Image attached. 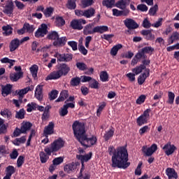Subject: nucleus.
<instances>
[{
    "label": "nucleus",
    "mask_w": 179,
    "mask_h": 179,
    "mask_svg": "<svg viewBox=\"0 0 179 179\" xmlns=\"http://www.w3.org/2000/svg\"><path fill=\"white\" fill-rule=\"evenodd\" d=\"M1 94L3 96V97H6V96H8V94H10L12 93V85L7 84L6 85H1Z\"/></svg>",
    "instance_id": "4468645a"
},
{
    "label": "nucleus",
    "mask_w": 179,
    "mask_h": 179,
    "mask_svg": "<svg viewBox=\"0 0 179 179\" xmlns=\"http://www.w3.org/2000/svg\"><path fill=\"white\" fill-rule=\"evenodd\" d=\"M69 71H71V68L66 65V64H62L59 66V72H60L62 76L64 75H68L69 73Z\"/></svg>",
    "instance_id": "4be33fe9"
},
{
    "label": "nucleus",
    "mask_w": 179,
    "mask_h": 179,
    "mask_svg": "<svg viewBox=\"0 0 179 179\" xmlns=\"http://www.w3.org/2000/svg\"><path fill=\"white\" fill-rule=\"evenodd\" d=\"M153 51H155V49L150 46L145 47L141 49V52H143L144 55L150 54V52H153Z\"/></svg>",
    "instance_id": "4d7b16f0"
},
{
    "label": "nucleus",
    "mask_w": 179,
    "mask_h": 179,
    "mask_svg": "<svg viewBox=\"0 0 179 179\" xmlns=\"http://www.w3.org/2000/svg\"><path fill=\"white\" fill-rule=\"evenodd\" d=\"M74 170H76V164L73 162L68 164L64 166V171L68 173V174H71Z\"/></svg>",
    "instance_id": "a878e982"
},
{
    "label": "nucleus",
    "mask_w": 179,
    "mask_h": 179,
    "mask_svg": "<svg viewBox=\"0 0 179 179\" xmlns=\"http://www.w3.org/2000/svg\"><path fill=\"white\" fill-rule=\"evenodd\" d=\"M156 150H157V145L156 144H152L150 148L146 146L142 148V152L145 153V156H152Z\"/></svg>",
    "instance_id": "9d476101"
},
{
    "label": "nucleus",
    "mask_w": 179,
    "mask_h": 179,
    "mask_svg": "<svg viewBox=\"0 0 179 179\" xmlns=\"http://www.w3.org/2000/svg\"><path fill=\"white\" fill-rule=\"evenodd\" d=\"M149 69H145V72L138 76V85H143L145 83V80H146V78H149Z\"/></svg>",
    "instance_id": "aec40b11"
},
{
    "label": "nucleus",
    "mask_w": 179,
    "mask_h": 179,
    "mask_svg": "<svg viewBox=\"0 0 179 179\" xmlns=\"http://www.w3.org/2000/svg\"><path fill=\"white\" fill-rule=\"evenodd\" d=\"M1 115L4 117V118H7V120H10L12 118V112L8 109H4L1 111Z\"/></svg>",
    "instance_id": "4c0bfd02"
},
{
    "label": "nucleus",
    "mask_w": 179,
    "mask_h": 179,
    "mask_svg": "<svg viewBox=\"0 0 179 179\" xmlns=\"http://www.w3.org/2000/svg\"><path fill=\"white\" fill-rule=\"evenodd\" d=\"M62 75L61 74V72L59 70L53 71L50 73L47 77H46V80H56V79H59Z\"/></svg>",
    "instance_id": "f3484780"
},
{
    "label": "nucleus",
    "mask_w": 179,
    "mask_h": 179,
    "mask_svg": "<svg viewBox=\"0 0 179 179\" xmlns=\"http://www.w3.org/2000/svg\"><path fill=\"white\" fill-rule=\"evenodd\" d=\"M108 152L110 156H112L111 166L113 169H128L131 166V162H128V151L124 147L118 148L116 150L114 146L108 148Z\"/></svg>",
    "instance_id": "f257e3e1"
},
{
    "label": "nucleus",
    "mask_w": 179,
    "mask_h": 179,
    "mask_svg": "<svg viewBox=\"0 0 179 179\" xmlns=\"http://www.w3.org/2000/svg\"><path fill=\"white\" fill-rule=\"evenodd\" d=\"M128 3H129V0H120L116 3V6L119 9H125Z\"/></svg>",
    "instance_id": "473e14b6"
},
{
    "label": "nucleus",
    "mask_w": 179,
    "mask_h": 179,
    "mask_svg": "<svg viewBox=\"0 0 179 179\" xmlns=\"http://www.w3.org/2000/svg\"><path fill=\"white\" fill-rule=\"evenodd\" d=\"M103 5L106 8H113L115 5V0H104Z\"/></svg>",
    "instance_id": "37998d69"
},
{
    "label": "nucleus",
    "mask_w": 179,
    "mask_h": 179,
    "mask_svg": "<svg viewBox=\"0 0 179 179\" xmlns=\"http://www.w3.org/2000/svg\"><path fill=\"white\" fill-rule=\"evenodd\" d=\"M94 2V0H81V3L83 8H88V6H92Z\"/></svg>",
    "instance_id": "3c124183"
},
{
    "label": "nucleus",
    "mask_w": 179,
    "mask_h": 179,
    "mask_svg": "<svg viewBox=\"0 0 179 179\" xmlns=\"http://www.w3.org/2000/svg\"><path fill=\"white\" fill-rule=\"evenodd\" d=\"M83 24H86L85 20H83V19L73 20L71 22V27L74 30H82V29H83Z\"/></svg>",
    "instance_id": "0eeeda50"
},
{
    "label": "nucleus",
    "mask_w": 179,
    "mask_h": 179,
    "mask_svg": "<svg viewBox=\"0 0 179 179\" xmlns=\"http://www.w3.org/2000/svg\"><path fill=\"white\" fill-rule=\"evenodd\" d=\"M123 23L124 26H126V27H127V29L129 30H134L139 27V24H138V23H136V22L131 18H127L123 21Z\"/></svg>",
    "instance_id": "6e6552de"
},
{
    "label": "nucleus",
    "mask_w": 179,
    "mask_h": 179,
    "mask_svg": "<svg viewBox=\"0 0 179 179\" xmlns=\"http://www.w3.org/2000/svg\"><path fill=\"white\" fill-rule=\"evenodd\" d=\"M55 58H57V61L59 62H65V54H59V53H56L55 55Z\"/></svg>",
    "instance_id": "680f3d73"
},
{
    "label": "nucleus",
    "mask_w": 179,
    "mask_h": 179,
    "mask_svg": "<svg viewBox=\"0 0 179 179\" xmlns=\"http://www.w3.org/2000/svg\"><path fill=\"white\" fill-rule=\"evenodd\" d=\"M149 118H150V109H146L143 113L137 118V124L139 127H142V125L145 124H148V121H149Z\"/></svg>",
    "instance_id": "39448f33"
},
{
    "label": "nucleus",
    "mask_w": 179,
    "mask_h": 179,
    "mask_svg": "<svg viewBox=\"0 0 179 179\" xmlns=\"http://www.w3.org/2000/svg\"><path fill=\"white\" fill-rule=\"evenodd\" d=\"M50 156L51 155H48L47 152H44V151H41L39 153V157L41 163H47V160L50 159Z\"/></svg>",
    "instance_id": "7c9ffc66"
},
{
    "label": "nucleus",
    "mask_w": 179,
    "mask_h": 179,
    "mask_svg": "<svg viewBox=\"0 0 179 179\" xmlns=\"http://www.w3.org/2000/svg\"><path fill=\"white\" fill-rule=\"evenodd\" d=\"M16 169L13 166H8L6 168V173L8 176H12L13 174H15Z\"/></svg>",
    "instance_id": "09e8293b"
},
{
    "label": "nucleus",
    "mask_w": 179,
    "mask_h": 179,
    "mask_svg": "<svg viewBox=\"0 0 179 179\" xmlns=\"http://www.w3.org/2000/svg\"><path fill=\"white\" fill-rule=\"evenodd\" d=\"M68 91L67 90H64L60 93V96L59 98L55 101L57 103L59 101H64L66 99H68Z\"/></svg>",
    "instance_id": "e433bc0d"
},
{
    "label": "nucleus",
    "mask_w": 179,
    "mask_h": 179,
    "mask_svg": "<svg viewBox=\"0 0 179 179\" xmlns=\"http://www.w3.org/2000/svg\"><path fill=\"white\" fill-rule=\"evenodd\" d=\"M23 78V72H17L10 74V79L12 82H17L19 79Z\"/></svg>",
    "instance_id": "5701e85b"
},
{
    "label": "nucleus",
    "mask_w": 179,
    "mask_h": 179,
    "mask_svg": "<svg viewBox=\"0 0 179 179\" xmlns=\"http://www.w3.org/2000/svg\"><path fill=\"white\" fill-rule=\"evenodd\" d=\"M65 146V141H63L62 138H59L55 140L51 144L50 146L45 147L44 151L48 155H51V153H54V152H58L60 149H62Z\"/></svg>",
    "instance_id": "7ed1b4c3"
},
{
    "label": "nucleus",
    "mask_w": 179,
    "mask_h": 179,
    "mask_svg": "<svg viewBox=\"0 0 179 179\" xmlns=\"http://www.w3.org/2000/svg\"><path fill=\"white\" fill-rule=\"evenodd\" d=\"M68 9H76V0H69L66 4Z\"/></svg>",
    "instance_id": "a18cd8bd"
},
{
    "label": "nucleus",
    "mask_w": 179,
    "mask_h": 179,
    "mask_svg": "<svg viewBox=\"0 0 179 179\" xmlns=\"http://www.w3.org/2000/svg\"><path fill=\"white\" fill-rule=\"evenodd\" d=\"M108 30V27L106 25H101L95 27V33H99V34H103Z\"/></svg>",
    "instance_id": "2f4dec72"
},
{
    "label": "nucleus",
    "mask_w": 179,
    "mask_h": 179,
    "mask_svg": "<svg viewBox=\"0 0 179 179\" xmlns=\"http://www.w3.org/2000/svg\"><path fill=\"white\" fill-rule=\"evenodd\" d=\"M56 97H58V91L57 90H52L49 94V99H50V100H55Z\"/></svg>",
    "instance_id": "0e129e2a"
},
{
    "label": "nucleus",
    "mask_w": 179,
    "mask_h": 179,
    "mask_svg": "<svg viewBox=\"0 0 179 179\" xmlns=\"http://www.w3.org/2000/svg\"><path fill=\"white\" fill-rule=\"evenodd\" d=\"M23 163H24V157H23L22 156H20L17 160V166L22 167Z\"/></svg>",
    "instance_id": "774afa93"
},
{
    "label": "nucleus",
    "mask_w": 179,
    "mask_h": 179,
    "mask_svg": "<svg viewBox=\"0 0 179 179\" xmlns=\"http://www.w3.org/2000/svg\"><path fill=\"white\" fill-rule=\"evenodd\" d=\"M114 136V129H110L108 131H106L103 138L105 141H108L110 138H113Z\"/></svg>",
    "instance_id": "79ce46f5"
},
{
    "label": "nucleus",
    "mask_w": 179,
    "mask_h": 179,
    "mask_svg": "<svg viewBox=\"0 0 179 179\" xmlns=\"http://www.w3.org/2000/svg\"><path fill=\"white\" fill-rule=\"evenodd\" d=\"M141 34L145 36L146 40H150L151 41L155 40V35L152 34L150 30H143L141 31Z\"/></svg>",
    "instance_id": "393cba45"
},
{
    "label": "nucleus",
    "mask_w": 179,
    "mask_h": 179,
    "mask_svg": "<svg viewBox=\"0 0 179 179\" xmlns=\"http://www.w3.org/2000/svg\"><path fill=\"white\" fill-rule=\"evenodd\" d=\"M35 97L39 101H41V100H43V85H37L35 90Z\"/></svg>",
    "instance_id": "6ab92c4d"
},
{
    "label": "nucleus",
    "mask_w": 179,
    "mask_h": 179,
    "mask_svg": "<svg viewBox=\"0 0 179 179\" xmlns=\"http://www.w3.org/2000/svg\"><path fill=\"white\" fill-rule=\"evenodd\" d=\"M76 158L78 160H80L81 164H82L81 168L85 169V163H86V162H89V160L92 159V152H89L88 154L84 155H77Z\"/></svg>",
    "instance_id": "9b49d317"
},
{
    "label": "nucleus",
    "mask_w": 179,
    "mask_h": 179,
    "mask_svg": "<svg viewBox=\"0 0 179 179\" xmlns=\"http://www.w3.org/2000/svg\"><path fill=\"white\" fill-rule=\"evenodd\" d=\"M33 110H37V103L31 102V103L27 104V113H31Z\"/></svg>",
    "instance_id": "49530a36"
},
{
    "label": "nucleus",
    "mask_w": 179,
    "mask_h": 179,
    "mask_svg": "<svg viewBox=\"0 0 179 179\" xmlns=\"http://www.w3.org/2000/svg\"><path fill=\"white\" fill-rule=\"evenodd\" d=\"M96 10L93 8L85 10L84 17H87V19H90V17H93V16H94Z\"/></svg>",
    "instance_id": "cd10ccee"
},
{
    "label": "nucleus",
    "mask_w": 179,
    "mask_h": 179,
    "mask_svg": "<svg viewBox=\"0 0 179 179\" xmlns=\"http://www.w3.org/2000/svg\"><path fill=\"white\" fill-rule=\"evenodd\" d=\"M71 86H79L80 84V78L76 77L71 79L70 82Z\"/></svg>",
    "instance_id": "864d4df0"
},
{
    "label": "nucleus",
    "mask_w": 179,
    "mask_h": 179,
    "mask_svg": "<svg viewBox=\"0 0 179 179\" xmlns=\"http://www.w3.org/2000/svg\"><path fill=\"white\" fill-rule=\"evenodd\" d=\"M52 163L54 166H59V164H61V163H64V157H59L55 158L52 161Z\"/></svg>",
    "instance_id": "13d9d810"
},
{
    "label": "nucleus",
    "mask_w": 179,
    "mask_h": 179,
    "mask_svg": "<svg viewBox=\"0 0 179 179\" xmlns=\"http://www.w3.org/2000/svg\"><path fill=\"white\" fill-rule=\"evenodd\" d=\"M48 27L45 24H42L38 29L35 32V37L36 38H41L42 37H44L48 33Z\"/></svg>",
    "instance_id": "423d86ee"
},
{
    "label": "nucleus",
    "mask_w": 179,
    "mask_h": 179,
    "mask_svg": "<svg viewBox=\"0 0 179 179\" xmlns=\"http://www.w3.org/2000/svg\"><path fill=\"white\" fill-rule=\"evenodd\" d=\"M20 44H22L20 43V40L17 38H15L12 40L11 42L10 43V46H9L10 52H13V51H15V50H17Z\"/></svg>",
    "instance_id": "2eb2a0df"
},
{
    "label": "nucleus",
    "mask_w": 179,
    "mask_h": 179,
    "mask_svg": "<svg viewBox=\"0 0 179 179\" xmlns=\"http://www.w3.org/2000/svg\"><path fill=\"white\" fill-rule=\"evenodd\" d=\"M142 25L143 27H144L145 29H149L152 26V24L150 23L148 19L145 18L144 19Z\"/></svg>",
    "instance_id": "338daca9"
},
{
    "label": "nucleus",
    "mask_w": 179,
    "mask_h": 179,
    "mask_svg": "<svg viewBox=\"0 0 179 179\" xmlns=\"http://www.w3.org/2000/svg\"><path fill=\"white\" fill-rule=\"evenodd\" d=\"M122 48V44H117L116 45H114L111 50H110V55H113V57H115L117 55L118 50H121Z\"/></svg>",
    "instance_id": "f704fd0d"
},
{
    "label": "nucleus",
    "mask_w": 179,
    "mask_h": 179,
    "mask_svg": "<svg viewBox=\"0 0 179 179\" xmlns=\"http://www.w3.org/2000/svg\"><path fill=\"white\" fill-rule=\"evenodd\" d=\"M66 36L58 38L55 41L53 42V45H55V47H64V45L66 44Z\"/></svg>",
    "instance_id": "a211bd4d"
},
{
    "label": "nucleus",
    "mask_w": 179,
    "mask_h": 179,
    "mask_svg": "<svg viewBox=\"0 0 179 179\" xmlns=\"http://www.w3.org/2000/svg\"><path fill=\"white\" fill-rule=\"evenodd\" d=\"M0 62H1V64H9L8 68L9 69H11L12 66L15 65V62H16V60L10 59L8 57H3L0 59Z\"/></svg>",
    "instance_id": "b1692460"
},
{
    "label": "nucleus",
    "mask_w": 179,
    "mask_h": 179,
    "mask_svg": "<svg viewBox=\"0 0 179 179\" xmlns=\"http://www.w3.org/2000/svg\"><path fill=\"white\" fill-rule=\"evenodd\" d=\"M162 24H163V18L160 17L158 19L157 21L152 24V27H155V29H158V27H161Z\"/></svg>",
    "instance_id": "bf43d9fd"
},
{
    "label": "nucleus",
    "mask_w": 179,
    "mask_h": 179,
    "mask_svg": "<svg viewBox=\"0 0 179 179\" xmlns=\"http://www.w3.org/2000/svg\"><path fill=\"white\" fill-rule=\"evenodd\" d=\"M74 136L78 139V141L86 148H89L94 145L97 142V138L94 136H92L90 138H87L86 136V131L85 130V124L80 122L76 120L73 122L72 125Z\"/></svg>",
    "instance_id": "f03ea898"
},
{
    "label": "nucleus",
    "mask_w": 179,
    "mask_h": 179,
    "mask_svg": "<svg viewBox=\"0 0 179 179\" xmlns=\"http://www.w3.org/2000/svg\"><path fill=\"white\" fill-rule=\"evenodd\" d=\"M83 33L85 36H89V34H94V33H96V27H94V24L90 23L87 24L84 27Z\"/></svg>",
    "instance_id": "f8f14e48"
},
{
    "label": "nucleus",
    "mask_w": 179,
    "mask_h": 179,
    "mask_svg": "<svg viewBox=\"0 0 179 179\" xmlns=\"http://www.w3.org/2000/svg\"><path fill=\"white\" fill-rule=\"evenodd\" d=\"M55 24L57 27H61L65 24V20L62 17H56Z\"/></svg>",
    "instance_id": "de8ad7c7"
},
{
    "label": "nucleus",
    "mask_w": 179,
    "mask_h": 179,
    "mask_svg": "<svg viewBox=\"0 0 179 179\" xmlns=\"http://www.w3.org/2000/svg\"><path fill=\"white\" fill-rule=\"evenodd\" d=\"M59 37V34H58V32L55 31H50L47 36L48 40H51L52 41H57Z\"/></svg>",
    "instance_id": "bb28decb"
},
{
    "label": "nucleus",
    "mask_w": 179,
    "mask_h": 179,
    "mask_svg": "<svg viewBox=\"0 0 179 179\" xmlns=\"http://www.w3.org/2000/svg\"><path fill=\"white\" fill-rule=\"evenodd\" d=\"M82 41H83V39L81 38V40L79 41V46H78V50L83 55H87V50L86 48L83 45H82Z\"/></svg>",
    "instance_id": "a19ab883"
},
{
    "label": "nucleus",
    "mask_w": 179,
    "mask_h": 179,
    "mask_svg": "<svg viewBox=\"0 0 179 179\" xmlns=\"http://www.w3.org/2000/svg\"><path fill=\"white\" fill-rule=\"evenodd\" d=\"M54 12V8L52 7L47 8L45 10H44L43 13L45 16V17H50L51 15H52Z\"/></svg>",
    "instance_id": "603ef678"
},
{
    "label": "nucleus",
    "mask_w": 179,
    "mask_h": 179,
    "mask_svg": "<svg viewBox=\"0 0 179 179\" xmlns=\"http://www.w3.org/2000/svg\"><path fill=\"white\" fill-rule=\"evenodd\" d=\"M100 79L101 82H108V73L107 71L101 72Z\"/></svg>",
    "instance_id": "8fccbe9b"
},
{
    "label": "nucleus",
    "mask_w": 179,
    "mask_h": 179,
    "mask_svg": "<svg viewBox=\"0 0 179 179\" xmlns=\"http://www.w3.org/2000/svg\"><path fill=\"white\" fill-rule=\"evenodd\" d=\"M24 29H25V31L27 33H33L36 28H34V25H31L29 23H25L24 24Z\"/></svg>",
    "instance_id": "ea45409f"
},
{
    "label": "nucleus",
    "mask_w": 179,
    "mask_h": 179,
    "mask_svg": "<svg viewBox=\"0 0 179 179\" xmlns=\"http://www.w3.org/2000/svg\"><path fill=\"white\" fill-rule=\"evenodd\" d=\"M3 36H10L13 32V29L10 25H6L2 27Z\"/></svg>",
    "instance_id": "c85d7f7f"
},
{
    "label": "nucleus",
    "mask_w": 179,
    "mask_h": 179,
    "mask_svg": "<svg viewBox=\"0 0 179 179\" xmlns=\"http://www.w3.org/2000/svg\"><path fill=\"white\" fill-rule=\"evenodd\" d=\"M2 8H3V12L8 16H12L13 15V9H15V5L12 0H9L6 3H2L0 4Z\"/></svg>",
    "instance_id": "20e7f679"
},
{
    "label": "nucleus",
    "mask_w": 179,
    "mask_h": 179,
    "mask_svg": "<svg viewBox=\"0 0 179 179\" xmlns=\"http://www.w3.org/2000/svg\"><path fill=\"white\" fill-rule=\"evenodd\" d=\"M146 66L143 64H141L140 66H138L134 69H131V71L133 73H135L136 75H139V73H141L142 71L145 70L146 71Z\"/></svg>",
    "instance_id": "c756f323"
},
{
    "label": "nucleus",
    "mask_w": 179,
    "mask_h": 179,
    "mask_svg": "<svg viewBox=\"0 0 179 179\" xmlns=\"http://www.w3.org/2000/svg\"><path fill=\"white\" fill-rule=\"evenodd\" d=\"M145 100H146V95L142 94L138 96V98L136 101V103L138 105L143 104V103H145Z\"/></svg>",
    "instance_id": "052dcab7"
},
{
    "label": "nucleus",
    "mask_w": 179,
    "mask_h": 179,
    "mask_svg": "<svg viewBox=\"0 0 179 179\" xmlns=\"http://www.w3.org/2000/svg\"><path fill=\"white\" fill-rule=\"evenodd\" d=\"M33 127V124L29 122H23L21 127L22 132L26 134L27 131L30 130V128Z\"/></svg>",
    "instance_id": "72a5a7b5"
},
{
    "label": "nucleus",
    "mask_w": 179,
    "mask_h": 179,
    "mask_svg": "<svg viewBox=\"0 0 179 179\" xmlns=\"http://www.w3.org/2000/svg\"><path fill=\"white\" fill-rule=\"evenodd\" d=\"M67 114H68V109L66 106H64V105L63 107L61 108L59 110V115H61V117H65V115H66Z\"/></svg>",
    "instance_id": "69168bd1"
},
{
    "label": "nucleus",
    "mask_w": 179,
    "mask_h": 179,
    "mask_svg": "<svg viewBox=\"0 0 179 179\" xmlns=\"http://www.w3.org/2000/svg\"><path fill=\"white\" fill-rule=\"evenodd\" d=\"M54 134V122H50L48 125L44 128L43 135L47 138L49 135Z\"/></svg>",
    "instance_id": "ddd939ff"
},
{
    "label": "nucleus",
    "mask_w": 179,
    "mask_h": 179,
    "mask_svg": "<svg viewBox=\"0 0 179 179\" xmlns=\"http://www.w3.org/2000/svg\"><path fill=\"white\" fill-rule=\"evenodd\" d=\"M31 90V89H30V87H27L24 89L16 91L17 94L19 96V99L21 100L20 103H22V99H23L24 94H27V93H29V92Z\"/></svg>",
    "instance_id": "412c9836"
},
{
    "label": "nucleus",
    "mask_w": 179,
    "mask_h": 179,
    "mask_svg": "<svg viewBox=\"0 0 179 179\" xmlns=\"http://www.w3.org/2000/svg\"><path fill=\"white\" fill-rule=\"evenodd\" d=\"M179 39L178 32H173L171 37L168 39V43L169 45L173 44L174 41H177Z\"/></svg>",
    "instance_id": "c9c22d12"
},
{
    "label": "nucleus",
    "mask_w": 179,
    "mask_h": 179,
    "mask_svg": "<svg viewBox=\"0 0 179 179\" xmlns=\"http://www.w3.org/2000/svg\"><path fill=\"white\" fill-rule=\"evenodd\" d=\"M76 66L80 71H86L87 69V66L84 62H77Z\"/></svg>",
    "instance_id": "6e6d98bb"
},
{
    "label": "nucleus",
    "mask_w": 179,
    "mask_h": 179,
    "mask_svg": "<svg viewBox=\"0 0 179 179\" xmlns=\"http://www.w3.org/2000/svg\"><path fill=\"white\" fill-rule=\"evenodd\" d=\"M91 89H99V82L96 79L92 78L90 83Z\"/></svg>",
    "instance_id": "5fc2aeb1"
},
{
    "label": "nucleus",
    "mask_w": 179,
    "mask_h": 179,
    "mask_svg": "<svg viewBox=\"0 0 179 179\" xmlns=\"http://www.w3.org/2000/svg\"><path fill=\"white\" fill-rule=\"evenodd\" d=\"M166 174L168 177V179L178 178V175L177 174V172H176V170L173 168H167L166 169Z\"/></svg>",
    "instance_id": "dca6fc26"
},
{
    "label": "nucleus",
    "mask_w": 179,
    "mask_h": 179,
    "mask_svg": "<svg viewBox=\"0 0 179 179\" xmlns=\"http://www.w3.org/2000/svg\"><path fill=\"white\" fill-rule=\"evenodd\" d=\"M168 97H169L168 103H169V104H173V103H174V98L176 97V94H174V93H173L172 92H169Z\"/></svg>",
    "instance_id": "e2e57ef3"
},
{
    "label": "nucleus",
    "mask_w": 179,
    "mask_h": 179,
    "mask_svg": "<svg viewBox=\"0 0 179 179\" xmlns=\"http://www.w3.org/2000/svg\"><path fill=\"white\" fill-rule=\"evenodd\" d=\"M29 69L33 78L36 79V78H37V72H38V66L34 64L30 67Z\"/></svg>",
    "instance_id": "58836bf2"
},
{
    "label": "nucleus",
    "mask_w": 179,
    "mask_h": 179,
    "mask_svg": "<svg viewBox=\"0 0 179 179\" xmlns=\"http://www.w3.org/2000/svg\"><path fill=\"white\" fill-rule=\"evenodd\" d=\"M162 149L164 150V152L166 156H170L171 155H173L174 152H176L177 148H176L174 145H171V143H167L164 145Z\"/></svg>",
    "instance_id": "1a4fd4ad"
},
{
    "label": "nucleus",
    "mask_w": 179,
    "mask_h": 179,
    "mask_svg": "<svg viewBox=\"0 0 179 179\" xmlns=\"http://www.w3.org/2000/svg\"><path fill=\"white\" fill-rule=\"evenodd\" d=\"M24 114H26L24 109H20L19 111L16 112L15 118H17V120H23V118H24Z\"/></svg>",
    "instance_id": "c03bdc74"
}]
</instances>
